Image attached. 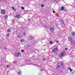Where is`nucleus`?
<instances>
[{"label":"nucleus","mask_w":75,"mask_h":75,"mask_svg":"<svg viewBox=\"0 0 75 75\" xmlns=\"http://www.w3.org/2000/svg\"><path fill=\"white\" fill-rule=\"evenodd\" d=\"M11 31V29H9L7 30V33H10Z\"/></svg>","instance_id":"obj_20"},{"label":"nucleus","mask_w":75,"mask_h":75,"mask_svg":"<svg viewBox=\"0 0 75 75\" xmlns=\"http://www.w3.org/2000/svg\"><path fill=\"white\" fill-rule=\"evenodd\" d=\"M16 18H20L21 17L20 15H17L16 16Z\"/></svg>","instance_id":"obj_7"},{"label":"nucleus","mask_w":75,"mask_h":75,"mask_svg":"<svg viewBox=\"0 0 75 75\" xmlns=\"http://www.w3.org/2000/svg\"><path fill=\"white\" fill-rule=\"evenodd\" d=\"M7 67H8H8H9V66L7 65Z\"/></svg>","instance_id":"obj_34"},{"label":"nucleus","mask_w":75,"mask_h":75,"mask_svg":"<svg viewBox=\"0 0 75 75\" xmlns=\"http://www.w3.org/2000/svg\"><path fill=\"white\" fill-rule=\"evenodd\" d=\"M45 60V58H44L43 59V61H44Z\"/></svg>","instance_id":"obj_28"},{"label":"nucleus","mask_w":75,"mask_h":75,"mask_svg":"<svg viewBox=\"0 0 75 75\" xmlns=\"http://www.w3.org/2000/svg\"><path fill=\"white\" fill-rule=\"evenodd\" d=\"M68 69L70 70V72H72V71H73V70H72V69H71V68H70V67H68Z\"/></svg>","instance_id":"obj_9"},{"label":"nucleus","mask_w":75,"mask_h":75,"mask_svg":"<svg viewBox=\"0 0 75 75\" xmlns=\"http://www.w3.org/2000/svg\"><path fill=\"white\" fill-rule=\"evenodd\" d=\"M15 55L16 57H19V56L21 55V53L20 52L16 53H15Z\"/></svg>","instance_id":"obj_3"},{"label":"nucleus","mask_w":75,"mask_h":75,"mask_svg":"<svg viewBox=\"0 0 75 75\" xmlns=\"http://www.w3.org/2000/svg\"><path fill=\"white\" fill-rule=\"evenodd\" d=\"M21 9H22V10H24V7H23V6H22L21 7Z\"/></svg>","instance_id":"obj_24"},{"label":"nucleus","mask_w":75,"mask_h":75,"mask_svg":"<svg viewBox=\"0 0 75 75\" xmlns=\"http://www.w3.org/2000/svg\"><path fill=\"white\" fill-rule=\"evenodd\" d=\"M18 74L19 75H21V71H19L17 72Z\"/></svg>","instance_id":"obj_10"},{"label":"nucleus","mask_w":75,"mask_h":75,"mask_svg":"<svg viewBox=\"0 0 75 75\" xmlns=\"http://www.w3.org/2000/svg\"><path fill=\"white\" fill-rule=\"evenodd\" d=\"M67 48H66V50H67Z\"/></svg>","instance_id":"obj_38"},{"label":"nucleus","mask_w":75,"mask_h":75,"mask_svg":"<svg viewBox=\"0 0 75 75\" xmlns=\"http://www.w3.org/2000/svg\"><path fill=\"white\" fill-rule=\"evenodd\" d=\"M68 22H69L68 21Z\"/></svg>","instance_id":"obj_42"},{"label":"nucleus","mask_w":75,"mask_h":75,"mask_svg":"<svg viewBox=\"0 0 75 75\" xmlns=\"http://www.w3.org/2000/svg\"><path fill=\"white\" fill-rule=\"evenodd\" d=\"M25 61V62H27V60H26Z\"/></svg>","instance_id":"obj_35"},{"label":"nucleus","mask_w":75,"mask_h":75,"mask_svg":"<svg viewBox=\"0 0 75 75\" xmlns=\"http://www.w3.org/2000/svg\"><path fill=\"white\" fill-rule=\"evenodd\" d=\"M58 51V48H54L52 50V52H57Z\"/></svg>","instance_id":"obj_4"},{"label":"nucleus","mask_w":75,"mask_h":75,"mask_svg":"<svg viewBox=\"0 0 75 75\" xmlns=\"http://www.w3.org/2000/svg\"><path fill=\"white\" fill-rule=\"evenodd\" d=\"M22 36L20 35H18L17 36V38H20Z\"/></svg>","instance_id":"obj_15"},{"label":"nucleus","mask_w":75,"mask_h":75,"mask_svg":"<svg viewBox=\"0 0 75 75\" xmlns=\"http://www.w3.org/2000/svg\"><path fill=\"white\" fill-rule=\"evenodd\" d=\"M26 34L25 33V32H23V35H25Z\"/></svg>","instance_id":"obj_26"},{"label":"nucleus","mask_w":75,"mask_h":75,"mask_svg":"<svg viewBox=\"0 0 75 75\" xmlns=\"http://www.w3.org/2000/svg\"><path fill=\"white\" fill-rule=\"evenodd\" d=\"M72 74H74V72H72Z\"/></svg>","instance_id":"obj_36"},{"label":"nucleus","mask_w":75,"mask_h":75,"mask_svg":"<svg viewBox=\"0 0 75 75\" xmlns=\"http://www.w3.org/2000/svg\"><path fill=\"white\" fill-rule=\"evenodd\" d=\"M41 6L42 7H44V5H41Z\"/></svg>","instance_id":"obj_27"},{"label":"nucleus","mask_w":75,"mask_h":75,"mask_svg":"<svg viewBox=\"0 0 75 75\" xmlns=\"http://www.w3.org/2000/svg\"><path fill=\"white\" fill-rule=\"evenodd\" d=\"M60 64H61V65H64V64L62 62H60Z\"/></svg>","instance_id":"obj_21"},{"label":"nucleus","mask_w":75,"mask_h":75,"mask_svg":"<svg viewBox=\"0 0 75 75\" xmlns=\"http://www.w3.org/2000/svg\"><path fill=\"white\" fill-rule=\"evenodd\" d=\"M71 34L73 36H75V32H72L71 33Z\"/></svg>","instance_id":"obj_6"},{"label":"nucleus","mask_w":75,"mask_h":75,"mask_svg":"<svg viewBox=\"0 0 75 75\" xmlns=\"http://www.w3.org/2000/svg\"><path fill=\"white\" fill-rule=\"evenodd\" d=\"M21 52H24V50L23 49H22L21 50Z\"/></svg>","instance_id":"obj_25"},{"label":"nucleus","mask_w":75,"mask_h":75,"mask_svg":"<svg viewBox=\"0 0 75 75\" xmlns=\"http://www.w3.org/2000/svg\"><path fill=\"white\" fill-rule=\"evenodd\" d=\"M20 40L21 42H24V41H25V40L23 39H21Z\"/></svg>","instance_id":"obj_23"},{"label":"nucleus","mask_w":75,"mask_h":75,"mask_svg":"<svg viewBox=\"0 0 75 75\" xmlns=\"http://www.w3.org/2000/svg\"><path fill=\"white\" fill-rule=\"evenodd\" d=\"M6 13V11H5L4 10H2L1 11V14H4Z\"/></svg>","instance_id":"obj_5"},{"label":"nucleus","mask_w":75,"mask_h":75,"mask_svg":"<svg viewBox=\"0 0 75 75\" xmlns=\"http://www.w3.org/2000/svg\"><path fill=\"white\" fill-rule=\"evenodd\" d=\"M7 37H8L9 36V34H8L7 35Z\"/></svg>","instance_id":"obj_30"},{"label":"nucleus","mask_w":75,"mask_h":75,"mask_svg":"<svg viewBox=\"0 0 75 75\" xmlns=\"http://www.w3.org/2000/svg\"><path fill=\"white\" fill-rule=\"evenodd\" d=\"M61 10H64V7L62 6L61 7Z\"/></svg>","instance_id":"obj_11"},{"label":"nucleus","mask_w":75,"mask_h":75,"mask_svg":"<svg viewBox=\"0 0 75 75\" xmlns=\"http://www.w3.org/2000/svg\"><path fill=\"white\" fill-rule=\"evenodd\" d=\"M64 11H65V10H64Z\"/></svg>","instance_id":"obj_40"},{"label":"nucleus","mask_w":75,"mask_h":75,"mask_svg":"<svg viewBox=\"0 0 75 75\" xmlns=\"http://www.w3.org/2000/svg\"><path fill=\"white\" fill-rule=\"evenodd\" d=\"M65 51H63L62 52H61L60 54V55L59 56V57L60 58L63 57H64V54H65Z\"/></svg>","instance_id":"obj_1"},{"label":"nucleus","mask_w":75,"mask_h":75,"mask_svg":"<svg viewBox=\"0 0 75 75\" xmlns=\"http://www.w3.org/2000/svg\"><path fill=\"white\" fill-rule=\"evenodd\" d=\"M50 44H54V41H50Z\"/></svg>","instance_id":"obj_13"},{"label":"nucleus","mask_w":75,"mask_h":75,"mask_svg":"<svg viewBox=\"0 0 75 75\" xmlns=\"http://www.w3.org/2000/svg\"><path fill=\"white\" fill-rule=\"evenodd\" d=\"M69 40L71 42V45L74 44V41H73V40L72 38H69Z\"/></svg>","instance_id":"obj_2"},{"label":"nucleus","mask_w":75,"mask_h":75,"mask_svg":"<svg viewBox=\"0 0 75 75\" xmlns=\"http://www.w3.org/2000/svg\"><path fill=\"white\" fill-rule=\"evenodd\" d=\"M65 50H66V48H65Z\"/></svg>","instance_id":"obj_39"},{"label":"nucleus","mask_w":75,"mask_h":75,"mask_svg":"<svg viewBox=\"0 0 75 75\" xmlns=\"http://www.w3.org/2000/svg\"><path fill=\"white\" fill-rule=\"evenodd\" d=\"M65 16L64 15V17H65Z\"/></svg>","instance_id":"obj_41"},{"label":"nucleus","mask_w":75,"mask_h":75,"mask_svg":"<svg viewBox=\"0 0 75 75\" xmlns=\"http://www.w3.org/2000/svg\"><path fill=\"white\" fill-rule=\"evenodd\" d=\"M60 21L61 23H62V24H64V21H63V20H62V19H60Z\"/></svg>","instance_id":"obj_14"},{"label":"nucleus","mask_w":75,"mask_h":75,"mask_svg":"<svg viewBox=\"0 0 75 75\" xmlns=\"http://www.w3.org/2000/svg\"><path fill=\"white\" fill-rule=\"evenodd\" d=\"M12 8L13 10H14V11H16V9H15V8L14 7H13L12 6L11 7Z\"/></svg>","instance_id":"obj_18"},{"label":"nucleus","mask_w":75,"mask_h":75,"mask_svg":"<svg viewBox=\"0 0 75 75\" xmlns=\"http://www.w3.org/2000/svg\"><path fill=\"white\" fill-rule=\"evenodd\" d=\"M54 2H55L56 3H58L59 2V1L57 0H54Z\"/></svg>","instance_id":"obj_17"},{"label":"nucleus","mask_w":75,"mask_h":75,"mask_svg":"<svg viewBox=\"0 0 75 75\" xmlns=\"http://www.w3.org/2000/svg\"><path fill=\"white\" fill-rule=\"evenodd\" d=\"M30 45H28L27 46V47H30Z\"/></svg>","instance_id":"obj_31"},{"label":"nucleus","mask_w":75,"mask_h":75,"mask_svg":"<svg viewBox=\"0 0 75 75\" xmlns=\"http://www.w3.org/2000/svg\"><path fill=\"white\" fill-rule=\"evenodd\" d=\"M30 19H29L28 20V21H29V22H30Z\"/></svg>","instance_id":"obj_32"},{"label":"nucleus","mask_w":75,"mask_h":75,"mask_svg":"<svg viewBox=\"0 0 75 75\" xmlns=\"http://www.w3.org/2000/svg\"><path fill=\"white\" fill-rule=\"evenodd\" d=\"M53 13H55V11H54V10H53Z\"/></svg>","instance_id":"obj_29"},{"label":"nucleus","mask_w":75,"mask_h":75,"mask_svg":"<svg viewBox=\"0 0 75 75\" xmlns=\"http://www.w3.org/2000/svg\"><path fill=\"white\" fill-rule=\"evenodd\" d=\"M13 64H16V63H17V61L16 60H14V61H13Z\"/></svg>","instance_id":"obj_22"},{"label":"nucleus","mask_w":75,"mask_h":75,"mask_svg":"<svg viewBox=\"0 0 75 75\" xmlns=\"http://www.w3.org/2000/svg\"><path fill=\"white\" fill-rule=\"evenodd\" d=\"M59 42L58 41H56V42H57V43H58Z\"/></svg>","instance_id":"obj_33"},{"label":"nucleus","mask_w":75,"mask_h":75,"mask_svg":"<svg viewBox=\"0 0 75 75\" xmlns=\"http://www.w3.org/2000/svg\"><path fill=\"white\" fill-rule=\"evenodd\" d=\"M42 70H43L41 69V71H42Z\"/></svg>","instance_id":"obj_37"},{"label":"nucleus","mask_w":75,"mask_h":75,"mask_svg":"<svg viewBox=\"0 0 75 75\" xmlns=\"http://www.w3.org/2000/svg\"><path fill=\"white\" fill-rule=\"evenodd\" d=\"M51 31H52V32H53V31H54V28H51L50 29Z\"/></svg>","instance_id":"obj_16"},{"label":"nucleus","mask_w":75,"mask_h":75,"mask_svg":"<svg viewBox=\"0 0 75 75\" xmlns=\"http://www.w3.org/2000/svg\"><path fill=\"white\" fill-rule=\"evenodd\" d=\"M60 66L59 65H58L56 67V69L57 70L59 69V67H60Z\"/></svg>","instance_id":"obj_12"},{"label":"nucleus","mask_w":75,"mask_h":75,"mask_svg":"<svg viewBox=\"0 0 75 75\" xmlns=\"http://www.w3.org/2000/svg\"><path fill=\"white\" fill-rule=\"evenodd\" d=\"M7 18H8V16L6 15L5 16V19H7Z\"/></svg>","instance_id":"obj_19"},{"label":"nucleus","mask_w":75,"mask_h":75,"mask_svg":"<svg viewBox=\"0 0 75 75\" xmlns=\"http://www.w3.org/2000/svg\"><path fill=\"white\" fill-rule=\"evenodd\" d=\"M29 38L31 39V40H33L34 38V37H33V36L30 35L29 37Z\"/></svg>","instance_id":"obj_8"}]
</instances>
